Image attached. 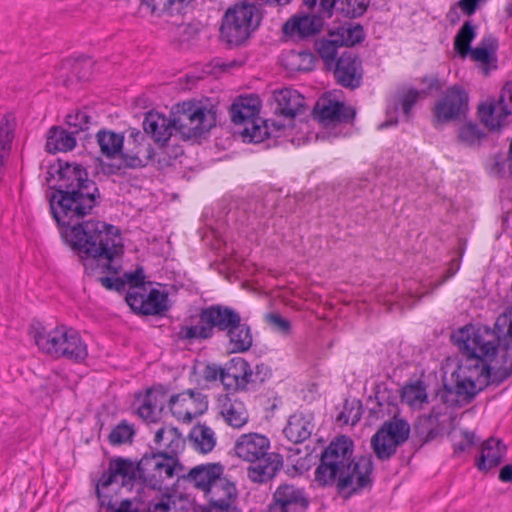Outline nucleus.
<instances>
[{
    "label": "nucleus",
    "instance_id": "ea45409f",
    "mask_svg": "<svg viewBox=\"0 0 512 512\" xmlns=\"http://www.w3.org/2000/svg\"><path fill=\"white\" fill-rule=\"evenodd\" d=\"M15 127L16 118L13 114L6 113L0 116V170L11 150Z\"/></svg>",
    "mask_w": 512,
    "mask_h": 512
},
{
    "label": "nucleus",
    "instance_id": "9b49d317",
    "mask_svg": "<svg viewBox=\"0 0 512 512\" xmlns=\"http://www.w3.org/2000/svg\"><path fill=\"white\" fill-rule=\"evenodd\" d=\"M236 495L235 485L221 475L204 494L209 506L199 507L194 512H241L233 505Z\"/></svg>",
    "mask_w": 512,
    "mask_h": 512
},
{
    "label": "nucleus",
    "instance_id": "c85d7f7f",
    "mask_svg": "<svg viewBox=\"0 0 512 512\" xmlns=\"http://www.w3.org/2000/svg\"><path fill=\"white\" fill-rule=\"evenodd\" d=\"M314 430L313 418L311 415L295 413L290 416L284 434L294 443H300L308 439Z\"/></svg>",
    "mask_w": 512,
    "mask_h": 512
},
{
    "label": "nucleus",
    "instance_id": "69168bd1",
    "mask_svg": "<svg viewBox=\"0 0 512 512\" xmlns=\"http://www.w3.org/2000/svg\"><path fill=\"white\" fill-rule=\"evenodd\" d=\"M99 282L104 286L106 289L112 290H120L123 287V282L118 278H112V277H99Z\"/></svg>",
    "mask_w": 512,
    "mask_h": 512
},
{
    "label": "nucleus",
    "instance_id": "4d7b16f0",
    "mask_svg": "<svg viewBox=\"0 0 512 512\" xmlns=\"http://www.w3.org/2000/svg\"><path fill=\"white\" fill-rule=\"evenodd\" d=\"M266 322L276 332L288 335L291 329L290 322L283 318L280 314L269 313L265 316Z\"/></svg>",
    "mask_w": 512,
    "mask_h": 512
},
{
    "label": "nucleus",
    "instance_id": "3c124183",
    "mask_svg": "<svg viewBox=\"0 0 512 512\" xmlns=\"http://www.w3.org/2000/svg\"><path fill=\"white\" fill-rule=\"evenodd\" d=\"M426 93L418 91L414 88H404L396 95V105H401L403 113L406 117L410 116L411 109L421 96Z\"/></svg>",
    "mask_w": 512,
    "mask_h": 512
},
{
    "label": "nucleus",
    "instance_id": "4468645a",
    "mask_svg": "<svg viewBox=\"0 0 512 512\" xmlns=\"http://www.w3.org/2000/svg\"><path fill=\"white\" fill-rule=\"evenodd\" d=\"M125 300L134 312L143 315H160L169 308L167 294L157 289H151L147 295L129 291Z\"/></svg>",
    "mask_w": 512,
    "mask_h": 512
},
{
    "label": "nucleus",
    "instance_id": "393cba45",
    "mask_svg": "<svg viewBox=\"0 0 512 512\" xmlns=\"http://www.w3.org/2000/svg\"><path fill=\"white\" fill-rule=\"evenodd\" d=\"M497 40L495 37L485 36L477 47L471 48L468 55L471 60L481 64L482 73L487 76L490 70L496 68Z\"/></svg>",
    "mask_w": 512,
    "mask_h": 512
},
{
    "label": "nucleus",
    "instance_id": "20e7f679",
    "mask_svg": "<svg viewBox=\"0 0 512 512\" xmlns=\"http://www.w3.org/2000/svg\"><path fill=\"white\" fill-rule=\"evenodd\" d=\"M353 442L347 436L333 440L321 455L315 470V481L321 485L336 484L340 493L348 496L371 487L373 460L369 456L352 458Z\"/></svg>",
    "mask_w": 512,
    "mask_h": 512
},
{
    "label": "nucleus",
    "instance_id": "5701e85b",
    "mask_svg": "<svg viewBox=\"0 0 512 512\" xmlns=\"http://www.w3.org/2000/svg\"><path fill=\"white\" fill-rule=\"evenodd\" d=\"M59 350L57 359L65 358L74 362H81L88 355L87 345L79 333L67 326H64Z\"/></svg>",
    "mask_w": 512,
    "mask_h": 512
},
{
    "label": "nucleus",
    "instance_id": "72a5a7b5",
    "mask_svg": "<svg viewBox=\"0 0 512 512\" xmlns=\"http://www.w3.org/2000/svg\"><path fill=\"white\" fill-rule=\"evenodd\" d=\"M260 101L257 97H240L230 109L232 122L240 126L258 117Z\"/></svg>",
    "mask_w": 512,
    "mask_h": 512
},
{
    "label": "nucleus",
    "instance_id": "ddd939ff",
    "mask_svg": "<svg viewBox=\"0 0 512 512\" xmlns=\"http://www.w3.org/2000/svg\"><path fill=\"white\" fill-rule=\"evenodd\" d=\"M355 110L344 103L330 97H321L315 104L314 118L324 127H336L341 123H348L355 117Z\"/></svg>",
    "mask_w": 512,
    "mask_h": 512
},
{
    "label": "nucleus",
    "instance_id": "9d476101",
    "mask_svg": "<svg viewBox=\"0 0 512 512\" xmlns=\"http://www.w3.org/2000/svg\"><path fill=\"white\" fill-rule=\"evenodd\" d=\"M172 415L182 422H191L208 408L207 396L199 390L188 389L167 397Z\"/></svg>",
    "mask_w": 512,
    "mask_h": 512
},
{
    "label": "nucleus",
    "instance_id": "1a4fd4ad",
    "mask_svg": "<svg viewBox=\"0 0 512 512\" xmlns=\"http://www.w3.org/2000/svg\"><path fill=\"white\" fill-rule=\"evenodd\" d=\"M469 97L459 85L449 87L432 107V123L435 128L463 117L468 110Z\"/></svg>",
    "mask_w": 512,
    "mask_h": 512
},
{
    "label": "nucleus",
    "instance_id": "13d9d810",
    "mask_svg": "<svg viewBox=\"0 0 512 512\" xmlns=\"http://www.w3.org/2000/svg\"><path fill=\"white\" fill-rule=\"evenodd\" d=\"M475 443V434L473 432H462V439L454 444V453L459 454L472 448Z\"/></svg>",
    "mask_w": 512,
    "mask_h": 512
},
{
    "label": "nucleus",
    "instance_id": "864d4df0",
    "mask_svg": "<svg viewBox=\"0 0 512 512\" xmlns=\"http://www.w3.org/2000/svg\"><path fill=\"white\" fill-rule=\"evenodd\" d=\"M341 11L350 18L364 14L368 7V0H339Z\"/></svg>",
    "mask_w": 512,
    "mask_h": 512
},
{
    "label": "nucleus",
    "instance_id": "8fccbe9b",
    "mask_svg": "<svg viewBox=\"0 0 512 512\" xmlns=\"http://www.w3.org/2000/svg\"><path fill=\"white\" fill-rule=\"evenodd\" d=\"M334 31L342 46H353L364 38V32L360 25L340 26Z\"/></svg>",
    "mask_w": 512,
    "mask_h": 512
},
{
    "label": "nucleus",
    "instance_id": "a18cd8bd",
    "mask_svg": "<svg viewBox=\"0 0 512 512\" xmlns=\"http://www.w3.org/2000/svg\"><path fill=\"white\" fill-rule=\"evenodd\" d=\"M475 36L474 25L471 21H465L454 38V49L462 58L468 56L470 44Z\"/></svg>",
    "mask_w": 512,
    "mask_h": 512
},
{
    "label": "nucleus",
    "instance_id": "4be33fe9",
    "mask_svg": "<svg viewBox=\"0 0 512 512\" xmlns=\"http://www.w3.org/2000/svg\"><path fill=\"white\" fill-rule=\"evenodd\" d=\"M218 402L219 413L227 425L239 429L248 422L249 414L243 401L225 395Z\"/></svg>",
    "mask_w": 512,
    "mask_h": 512
},
{
    "label": "nucleus",
    "instance_id": "a211bd4d",
    "mask_svg": "<svg viewBox=\"0 0 512 512\" xmlns=\"http://www.w3.org/2000/svg\"><path fill=\"white\" fill-rule=\"evenodd\" d=\"M273 504L287 512H305L309 501L302 489L285 483L274 492Z\"/></svg>",
    "mask_w": 512,
    "mask_h": 512
},
{
    "label": "nucleus",
    "instance_id": "680f3d73",
    "mask_svg": "<svg viewBox=\"0 0 512 512\" xmlns=\"http://www.w3.org/2000/svg\"><path fill=\"white\" fill-rule=\"evenodd\" d=\"M223 371L224 373H222L220 382L226 389L235 391L244 389V387L240 385V383H238V380H236L235 377L232 376V373H230L226 367H224Z\"/></svg>",
    "mask_w": 512,
    "mask_h": 512
},
{
    "label": "nucleus",
    "instance_id": "f257e3e1",
    "mask_svg": "<svg viewBox=\"0 0 512 512\" xmlns=\"http://www.w3.org/2000/svg\"><path fill=\"white\" fill-rule=\"evenodd\" d=\"M57 182L51 185L50 197L53 218L61 226V234L70 246L90 258L88 267L96 266L103 273L117 274L119 264L115 260L122 253L118 230L101 221L79 223L90 214L99 197L94 181L80 164H59L55 169Z\"/></svg>",
    "mask_w": 512,
    "mask_h": 512
},
{
    "label": "nucleus",
    "instance_id": "39448f33",
    "mask_svg": "<svg viewBox=\"0 0 512 512\" xmlns=\"http://www.w3.org/2000/svg\"><path fill=\"white\" fill-rule=\"evenodd\" d=\"M270 440L263 434L250 432L241 434L234 442L235 455L248 463H258L248 468V477L263 483L271 479L282 467L280 454L269 453Z\"/></svg>",
    "mask_w": 512,
    "mask_h": 512
},
{
    "label": "nucleus",
    "instance_id": "6e6552de",
    "mask_svg": "<svg viewBox=\"0 0 512 512\" xmlns=\"http://www.w3.org/2000/svg\"><path fill=\"white\" fill-rule=\"evenodd\" d=\"M139 478L152 489H161L167 479L177 476L181 465L173 456L158 453L143 456L138 462Z\"/></svg>",
    "mask_w": 512,
    "mask_h": 512
},
{
    "label": "nucleus",
    "instance_id": "2f4dec72",
    "mask_svg": "<svg viewBox=\"0 0 512 512\" xmlns=\"http://www.w3.org/2000/svg\"><path fill=\"white\" fill-rule=\"evenodd\" d=\"M154 442L163 450L162 454L175 457L184 447L185 441L176 427L165 426L156 431Z\"/></svg>",
    "mask_w": 512,
    "mask_h": 512
},
{
    "label": "nucleus",
    "instance_id": "423d86ee",
    "mask_svg": "<svg viewBox=\"0 0 512 512\" xmlns=\"http://www.w3.org/2000/svg\"><path fill=\"white\" fill-rule=\"evenodd\" d=\"M259 22L260 13L254 4H235L224 15L221 36L230 45H239L256 29Z\"/></svg>",
    "mask_w": 512,
    "mask_h": 512
},
{
    "label": "nucleus",
    "instance_id": "bb28decb",
    "mask_svg": "<svg viewBox=\"0 0 512 512\" xmlns=\"http://www.w3.org/2000/svg\"><path fill=\"white\" fill-rule=\"evenodd\" d=\"M203 315L204 312L201 309L197 320L193 317L185 320L177 332L178 338L190 343L210 339L214 332L210 324L204 322Z\"/></svg>",
    "mask_w": 512,
    "mask_h": 512
},
{
    "label": "nucleus",
    "instance_id": "79ce46f5",
    "mask_svg": "<svg viewBox=\"0 0 512 512\" xmlns=\"http://www.w3.org/2000/svg\"><path fill=\"white\" fill-rule=\"evenodd\" d=\"M315 47L326 67L332 69V66L336 63L335 59L338 48L343 46L339 41L337 33L330 31L327 36L316 41Z\"/></svg>",
    "mask_w": 512,
    "mask_h": 512
},
{
    "label": "nucleus",
    "instance_id": "dca6fc26",
    "mask_svg": "<svg viewBox=\"0 0 512 512\" xmlns=\"http://www.w3.org/2000/svg\"><path fill=\"white\" fill-rule=\"evenodd\" d=\"M139 478L138 464L135 466L130 460L117 458L110 461L108 470L102 474L98 486L108 487L121 480L122 486L132 485Z\"/></svg>",
    "mask_w": 512,
    "mask_h": 512
},
{
    "label": "nucleus",
    "instance_id": "6ab92c4d",
    "mask_svg": "<svg viewBox=\"0 0 512 512\" xmlns=\"http://www.w3.org/2000/svg\"><path fill=\"white\" fill-rule=\"evenodd\" d=\"M459 269V263L453 261L451 266L447 269L443 277L438 281L425 280L419 284V287L413 289L409 287L407 292L402 295L401 299L397 302V305L403 308H411L416 301L420 300L424 295L431 294L434 290L444 284L448 279L455 275Z\"/></svg>",
    "mask_w": 512,
    "mask_h": 512
},
{
    "label": "nucleus",
    "instance_id": "a19ab883",
    "mask_svg": "<svg viewBox=\"0 0 512 512\" xmlns=\"http://www.w3.org/2000/svg\"><path fill=\"white\" fill-rule=\"evenodd\" d=\"M189 440L195 450L204 454L212 451L216 444L213 430L205 424L195 425L190 431Z\"/></svg>",
    "mask_w": 512,
    "mask_h": 512
},
{
    "label": "nucleus",
    "instance_id": "de8ad7c7",
    "mask_svg": "<svg viewBox=\"0 0 512 512\" xmlns=\"http://www.w3.org/2000/svg\"><path fill=\"white\" fill-rule=\"evenodd\" d=\"M484 136L480 127L472 122L464 123L458 130V139L466 146L479 145Z\"/></svg>",
    "mask_w": 512,
    "mask_h": 512
},
{
    "label": "nucleus",
    "instance_id": "0e129e2a",
    "mask_svg": "<svg viewBox=\"0 0 512 512\" xmlns=\"http://www.w3.org/2000/svg\"><path fill=\"white\" fill-rule=\"evenodd\" d=\"M479 5L480 3L477 2L476 0H460L458 2L459 8L467 16L473 15L476 12Z\"/></svg>",
    "mask_w": 512,
    "mask_h": 512
},
{
    "label": "nucleus",
    "instance_id": "37998d69",
    "mask_svg": "<svg viewBox=\"0 0 512 512\" xmlns=\"http://www.w3.org/2000/svg\"><path fill=\"white\" fill-rule=\"evenodd\" d=\"M240 126L239 133L249 142L259 143L269 136L267 123L259 116Z\"/></svg>",
    "mask_w": 512,
    "mask_h": 512
},
{
    "label": "nucleus",
    "instance_id": "2eb2a0df",
    "mask_svg": "<svg viewBox=\"0 0 512 512\" xmlns=\"http://www.w3.org/2000/svg\"><path fill=\"white\" fill-rule=\"evenodd\" d=\"M332 68L340 85L352 89L360 86L362 79L361 63L352 52H344Z\"/></svg>",
    "mask_w": 512,
    "mask_h": 512
},
{
    "label": "nucleus",
    "instance_id": "774afa93",
    "mask_svg": "<svg viewBox=\"0 0 512 512\" xmlns=\"http://www.w3.org/2000/svg\"><path fill=\"white\" fill-rule=\"evenodd\" d=\"M422 82L427 83L430 90H441L444 86V84L436 76L429 78L425 77L422 79Z\"/></svg>",
    "mask_w": 512,
    "mask_h": 512
},
{
    "label": "nucleus",
    "instance_id": "f8f14e48",
    "mask_svg": "<svg viewBox=\"0 0 512 512\" xmlns=\"http://www.w3.org/2000/svg\"><path fill=\"white\" fill-rule=\"evenodd\" d=\"M155 152L144 134L136 129H129L127 146L122 153V161L125 167L141 168L154 161Z\"/></svg>",
    "mask_w": 512,
    "mask_h": 512
},
{
    "label": "nucleus",
    "instance_id": "6e6d98bb",
    "mask_svg": "<svg viewBox=\"0 0 512 512\" xmlns=\"http://www.w3.org/2000/svg\"><path fill=\"white\" fill-rule=\"evenodd\" d=\"M91 122V117L86 111H76L66 116V123L70 127L75 128V132L82 131L88 128Z\"/></svg>",
    "mask_w": 512,
    "mask_h": 512
},
{
    "label": "nucleus",
    "instance_id": "f3484780",
    "mask_svg": "<svg viewBox=\"0 0 512 512\" xmlns=\"http://www.w3.org/2000/svg\"><path fill=\"white\" fill-rule=\"evenodd\" d=\"M322 26L321 16L312 13L298 14L284 23L282 31L291 38L303 39L318 33Z\"/></svg>",
    "mask_w": 512,
    "mask_h": 512
},
{
    "label": "nucleus",
    "instance_id": "f03ea898",
    "mask_svg": "<svg viewBox=\"0 0 512 512\" xmlns=\"http://www.w3.org/2000/svg\"><path fill=\"white\" fill-rule=\"evenodd\" d=\"M495 327L497 331L466 325L453 334L461 355L452 374L458 395L472 398L512 374V305L497 318Z\"/></svg>",
    "mask_w": 512,
    "mask_h": 512
},
{
    "label": "nucleus",
    "instance_id": "f704fd0d",
    "mask_svg": "<svg viewBox=\"0 0 512 512\" xmlns=\"http://www.w3.org/2000/svg\"><path fill=\"white\" fill-rule=\"evenodd\" d=\"M194 0H142V7L152 15H179Z\"/></svg>",
    "mask_w": 512,
    "mask_h": 512
},
{
    "label": "nucleus",
    "instance_id": "c03bdc74",
    "mask_svg": "<svg viewBox=\"0 0 512 512\" xmlns=\"http://www.w3.org/2000/svg\"><path fill=\"white\" fill-rule=\"evenodd\" d=\"M449 417L442 411V408L433 407L430 415L425 419L426 436L425 441H431L441 435L446 427Z\"/></svg>",
    "mask_w": 512,
    "mask_h": 512
},
{
    "label": "nucleus",
    "instance_id": "aec40b11",
    "mask_svg": "<svg viewBox=\"0 0 512 512\" xmlns=\"http://www.w3.org/2000/svg\"><path fill=\"white\" fill-rule=\"evenodd\" d=\"M459 269V263L453 261L451 266L447 269L443 277L438 281L425 280L419 284V287L413 289L409 287L407 292L402 295L401 299L397 302V305L403 308H411L416 301L420 300L424 295L431 294L434 290L444 284L448 279L455 275Z\"/></svg>",
    "mask_w": 512,
    "mask_h": 512
},
{
    "label": "nucleus",
    "instance_id": "338daca9",
    "mask_svg": "<svg viewBox=\"0 0 512 512\" xmlns=\"http://www.w3.org/2000/svg\"><path fill=\"white\" fill-rule=\"evenodd\" d=\"M244 59H233L227 61L217 62V66L221 68L223 71H230L236 67H240L244 64Z\"/></svg>",
    "mask_w": 512,
    "mask_h": 512
},
{
    "label": "nucleus",
    "instance_id": "412c9836",
    "mask_svg": "<svg viewBox=\"0 0 512 512\" xmlns=\"http://www.w3.org/2000/svg\"><path fill=\"white\" fill-rule=\"evenodd\" d=\"M202 311L204 312V322L209 323L213 331L217 329L227 332L235 324H238V321H241L240 314L229 306L211 305L203 308Z\"/></svg>",
    "mask_w": 512,
    "mask_h": 512
},
{
    "label": "nucleus",
    "instance_id": "e433bc0d",
    "mask_svg": "<svg viewBox=\"0 0 512 512\" xmlns=\"http://www.w3.org/2000/svg\"><path fill=\"white\" fill-rule=\"evenodd\" d=\"M96 141L100 152L107 158H115L124 152V137L120 133L103 129L97 132Z\"/></svg>",
    "mask_w": 512,
    "mask_h": 512
},
{
    "label": "nucleus",
    "instance_id": "5fc2aeb1",
    "mask_svg": "<svg viewBox=\"0 0 512 512\" xmlns=\"http://www.w3.org/2000/svg\"><path fill=\"white\" fill-rule=\"evenodd\" d=\"M134 431L126 422H121L109 434V441L113 445H119L131 440Z\"/></svg>",
    "mask_w": 512,
    "mask_h": 512
},
{
    "label": "nucleus",
    "instance_id": "a878e982",
    "mask_svg": "<svg viewBox=\"0 0 512 512\" xmlns=\"http://www.w3.org/2000/svg\"><path fill=\"white\" fill-rule=\"evenodd\" d=\"M167 403V393L161 388L149 389L137 413L146 422H155Z\"/></svg>",
    "mask_w": 512,
    "mask_h": 512
},
{
    "label": "nucleus",
    "instance_id": "052dcab7",
    "mask_svg": "<svg viewBox=\"0 0 512 512\" xmlns=\"http://www.w3.org/2000/svg\"><path fill=\"white\" fill-rule=\"evenodd\" d=\"M223 367L219 366V365H216V364H208L205 368H204V371H203V378L207 381V382H212V381H216V380H221V376H222V373H224L223 371Z\"/></svg>",
    "mask_w": 512,
    "mask_h": 512
},
{
    "label": "nucleus",
    "instance_id": "c756f323",
    "mask_svg": "<svg viewBox=\"0 0 512 512\" xmlns=\"http://www.w3.org/2000/svg\"><path fill=\"white\" fill-rule=\"evenodd\" d=\"M506 447L501 440L490 438L481 445L479 458L476 460V466L479 470L487 471L500 464Z\"/></svg>",
    "mask_w": 512,
    "mask_h": 512
},
{
    "label": "nucleus",
    "instance_id": "bf43d9fd",
    "mask_svg": "<svg viewBox=\"0 0 512 512\" xmlns=\"http://www.w3.org/2000/svg\"><path fill=\"white\" fill-rule=\"evenodd\" d=\"M171 497L162 496L158 500H152L148 505V512H170Z\"/></svg>",
    "mask_w": 512,
    "mask_h": 512
},
{
    "label": "nucleus",
    "instance_id": "49530a36",
    "mask_svg": "<svg viewBox=\"0 0 512 512\" xmlns=\"http://www.w3.org/2000/svg\"><path fill=\"white\" fill-rule=\"evenodd\" d=\"M402 401L413 408H421L427 402V392L425 385L420 382H414L406 385L402 389Z\"/></svg>",
    "mask_w": 512,
    "mask_h": 512
},
{
    "label": "nucleus",
    "instance_id": "09e8293b",
    "mask_svg": "<svg viewBox=\"0 0 512 512\" xmlns=\"http://www.w3.org/2000/svg\"><path fill=\"white\" fill-rule=\"evenodd\" d=\"M232 376L238 380V383L242 385L244 388L250 382L252 377V371L248 365V363L242 358H233L230 362L225 366Z\"/></svg>",
    "mask_w": 512,
    "mask_h": 512
},
{
    "label": "nucleus",
    "instance_id": "e2e57ef3",
    "mask_svg": "<svg viewBox=\"0 0 512 512\" xmlns=\"http://www.w3.org/2000/svg\"><path fill=\"white\" fill-rule=\"evenodd\" d=\"M501 97L503 104L506 105L509 116H512V82L503 87Z\"/></svg>",
    "mask_w": 512,
    "mask_h": 512
},
{
    "label": "nucleus",
    "instance_id": "4c0bfd02",
    "mask_svg": "<svg viewBox=\"0 0 512 512\" xmlns=\"http://www.w3.org/2000/svg\"><path fill=\"white\" fill-rule=\"evenodd\" d=\"M76 145L74 132H67L59 127H51L46 141V150L49 153L66 152Z\"/></svg>",
    "mask_w": 512,
    "mask_h": 512
},
{
    "label": "nucleus",
    "instance_id": "7ed1b4c3",
    "mask_svg": "<svg viewBox=\"0 0 512 512\" xmlns=\"http://www.w3.org/2000/svg\"><path fill=\"white\" fill-rule=\"evenodd\" d=\"M216 123L215 112L195 102H183L173 107L171 117L149 111L143 120L144 132L158 145L157 162L170 166L183 154L178 139L187 140L208 132Z\"/></svg>",
    "mask_w": 512,
    "mask_h": 512
},
{
    "label": "nucleus",
    "instance_id": "c9c22d12",
    "mask_svg": "<svg viewBox=\"0 0 512 512\" xmlns=\"http://www.w3.org/2000/svg\"><path fill=\"white\" fill-rule=\"evenodd\" d=\"M226 335L229 339L228 349L231 353L246 352L252 346L251 329L247 324L242 323V320L231 327Z\"/></svg>",
    "mask_w": 512,
    "mask_h": 512
},
{
    "label": "nucleus",
    "instance_id": "0eeeda50",
    "mask_svg": "<svg viewBox=\"0 0 512 512\" xmlns=\"http://www.w3.org/2000/svg\"><path fill=\"white\" fill-rule=\"evenodd\" d=\"M409 434L410 426L405 420L394 417L385 421L371 438L373 452L379 460H389L407 441Z\"/></svg>",
    "mask_w": 512,
    "mask_h": 512
},
{
    "label": "nucleus",
    "instance_id": "7c9ffc66",
    "mask_svg": "<svg viewBox=\"0 0 512 512\" xmlns=\"http://www.w3.org/2000/svg\"><path fill=\"white\" fill-rule=\"evenodd\" d=\"M63 331L64 325L58 326L50 331H46L42 327L35 328L33 331L35 344L40 351L57 359L58 351H60L59 348Z\"/></svg>",
    "mask_w": 512,
    "mask_h": 512
},
{
    "label": "nucleus",
    "instance_id": "603ef678",
    "mask_svg": "<svg viewBox=\"0 0 512 512\" xmlns=\"http://www.w3.org/2000/svg\"><path fill=\"white\" fill-rule=\"evenodd\" d=\"M337 0H305L304 4L310 10V13L321 16V21L330 18L333 13Z\"/></svg>",
    "mask_w": 512,
    "mask_h": 512
},
{
    "label": "nucleus",
    "instance_id": "cd10ccee",
    "mask_svg": "<svg viewBox=\"0 0 512 512\" xmlns=\"http://www.w3.org/2000/svg\"><path fill=\"white\" fill-rule=\"evenodd\" d=\"M221 475H223V467L217 463H210L192 468L188 474V480L196 489L206 494Z\"/></svg>",
    "mask_w": 512,
    "mask_h": 512
},
{
    "label": "nucleus",
    "instance_id": "b1692460",
    "mask_svg": "<svg viewBox=\"0 0 512 512\" xmlns=\"http://www.w3.org/2000/svg\"><path fill=\"white\" fill-rule=\"evenodd\" d=\"M506 105L502 102L500 96L497 101L488 100L482 103L478 108V114L481 122L491 131L501 129L506 119L509 117Z\"/></svg>",
    "mask_w": 512,
    "mask_h": 512
},
{
    "label": "nucleus",
    "instance_id": "473e14b6",
    "mask_svg": "<svg viewBox=\"0 0 512 512\" xmlns=\"http://www.w3.org/2000/svg\"><path fill=\"white\" fill-rule=\"evenodd\" d=\"M277 110L285 117L293 118L299 114L304 106V98L296 90L284 88L274 93Z\"/></svg>",
    "mask_w": 512,
    "mask_h": 512
},
{
    "label": "nucleus",
    "instance_id": "58836bf2",
    "mask_svg": "<svg viewBox=\"0 0 512 512\" xmlns=\"http://www.w3.org/2000/svg\"><path fill=\"white\" fill-rule=\"evenodd\" d=\"M281 62L290 73L310 71L314 65V55L308 51L291 50L284 53Z\"/></svg>",
    "mask_w": 512,
    "mask_h": 512
}]
</instances>
